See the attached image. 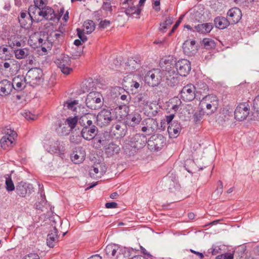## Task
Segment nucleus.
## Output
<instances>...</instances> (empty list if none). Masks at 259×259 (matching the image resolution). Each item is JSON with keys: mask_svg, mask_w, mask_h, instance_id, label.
<instances>
[{"mask_svg": "<svg viewBox=\"0 0 259 259\" xmlns=\"http://www.w3.org/2000/svg\"><path fill=\"white\" fill-rule=\"evenodd\" d=\"M164 70L168 72V77L170 82L168 85L174 87L178 83V76H187L190 72L191 63L187 59H181L178 62L172 56H168L164 60Z\"/></svg>", "mask_w": 259, "mask_h": 259, "instance_id": "1", "label": "nucleus"}, {"mask_svg": "<svg viewBox=\"0 0 259 259\" xmlns=\"http://www.w3.org/2000/svg\"><path fill=\"white\" fill-rule=\"evenodd\" d=\"M92 116L90 113H85L79 118V124L82 127L80 134L82 138L87 141L93 140L98 132V127L91 119Z\"/></svg>", "mask_w": 259, "mask_h": 259, "instance_id": "2", "label": "nucleus"}, {"mask_svg": "<svg viewBox=\"0 0 259 259\" xmlns=\"http://www.w3.org/2000/svg\"><path fill=\"white\" fill-rule=\"evenodd\" d=\"M160 66L162 69L154 68L149 70L145 75L144 80L145 82L150 87L158 86L161 80H165L166 83L168 85V81L170 82L168 76V72L164 70V61L160 62Z\"/></svg>", "mask_w": 259, "mask_h": 259, "instance_id": "3", "label": "nucleus"}, {"mask_svg": "<svg viewBox=\"0 0 259 259\" xmlns=\"http://www.w3.org/2000/svg\"><path fill=\"white\" fill-rule=\"evenodd\" d=\"M166 144V138L161 134L152 135L148 140L147 146L151 151H158Z\"/></svg>", "mask_w": 259, "mask_h": 259, "instance_id": "4", "label": "nucleus"}, {"mask_svg": "<svg viewBox=\"0 0 259 259\" xmlns=\"http://www.w3.org/2000/svg\"><path fill=\"white\" fill-rule=\"evenodd\" d=\"M102 96L98 92H91L87 96L85 100L87 106L92 110H97L102 105Z\"/></svg>", "mask_w": 259, "mask_h": 259, "instance_id": "5", "label": "nucleus"}, {"mask_svg": "<svg viewBox=\"0 0 259 259\" xmlns=\"http://www.w3.org/2000/svg\"><path fill=\"white\" fill-rule=\"evenodd\" d=\"M71 62V59L68 55L62 54L56 58L55 63L63 73L68 75L72 70L70 67Z\"/></svg>", "mask_w": 259, "mask_h": 259, "instance_id": "6", "label": "nucleus"}, {"mask_svg": "<svg viewBox=\"0 0 259 259\" xmlns=\"http://www.w3.org/2000/svg\"><path fill=\"white\" fill-rule=\"evenodd\" d=\"M180 95L182 100L185 102L192 101L195 98H198V95L196 94V86L191 83L183 88Z\"/></svg>", "mask_w": 259, "mask_h": 259, "instance_id": "7", "label": "nucleus"}, {"mask_svg": "<svg viewBox=\"0 0 259 259\" xmlns=\"http://www.w3.org/2000/svg\"><path fill=\"white\" fill-rule=\"evenodd\" d=\"M42 70L39 68L30 69L27 73L25 78L33 85H38L42 82Z\"/></svg>", "mask_w": 259, "mask_h": 259, "instance_id": "8", "label": "nucleus"}, {"mask_svg": "<svg viewBox=\"0 0 259 259\" xmlns=\"http://www.w3.org/2000/svg\"><path fill=\"white\" fill-rule=\"evenodd\" d=\"M112 110L103 109L97 116V123L101 127L108 125L111 121L114 119V117L112 114Z\"/></svg>", "mask_w": 259, "mask_h": 259, "instance_id": "9", "label": "nucleus"}, {"mask_svg": "<svg viewBox=\"0 0 259 259\" xmlns=\"http://www.w3.org/2000/svg\"><path fill=\"white\" fill-rule=\"evenodd\" d=\"M249 113V106L247 103H240L234 111V117L238 121L245 119Z\"/></svg>", "mask_w": 259, "mask_h": 259, "instance_id": "10", "label": "nucleus"}, {"mask_svg": "<svg viewBox=\"0 0 259 259\" xmlns=\"http://www.w3.org/2000/svg\"><path fill=\"white\" fill-rule=\"evenodd\" d=\"M65 34L61 31H53L47 37V42L52 47L60 46L63 42Z\"/></svg>", "mask_w": 259, "mask_h": 259, "instance_id": "11", "label": "nucleus"}, {"mask_svg": "<svg viewBox=\"0 0 259 259\" xmlns=\"http://www.w3.org/2000/svg\"><path fill=\"white\" fill-rule=\"evenodd\" d=\"M129 139L138 150L143 148L148 142L147 137L142 134H136Z\"/></svg>", "mask_w": 259, "mask_h": 259, "instance_id": "12", "label": "nucleus"}, {"mask_svg": "<svg viewBox=\"0 0 259 259\" xmlns=\"http://www.w3.org/2000/svg\"><path fill=\"white\" fill-rule=\"evenodd\" d=\"M33 191V187L32 184L20 182L16 186V192L20 197H25L26 194H30Z\"/></svg>", "mask_w": 259, "mask_h": 259, "instance_id": "13", "label": "nucleus"}, {"mask_svg": "<svg viewBox=\"0 0 259 259\" xmlns=\"http://www.w3.org/2000/svg\"><path fill=\"white\" fill-rule=\"evenodd\" d=\"M184 54L188 56H194L197 52V46L194 40H187L183 45Z\"/></svg>", "mask_w": 259, "mask_h": 259, "instance_id": "14", "label": "nucleus"}, {"mask_svg": "<svg viewBox=\"0 0 259 259\" xmlns=\"http://www.w3.org/2000/svg\"><path fill=\"white\" fill-rule=\"evenodd\" d=\"M9 131V130H8ZM16 133L14 131L10 130L7 133V135L3 136L1 140L0 143L3 149H7L9 147H12L14 141V137Z\"/></svg>", "mask_w": 259, "mask_h": 259, "instance_id": "15", "label": "nucleus"}, {"mask_svg": "<svg viewBox=\"0 0 259 259\" xmlns=\"http://www.w3.org/2000/svg\"><path fill=\"white\" fill-rule=\"evenodd\" d=\"M142 120L141 115L138 112H134L126 116L125 123L127 126L134 128Z\"/></svg>", "mask_w": 259, "mask_h": 259, "instance_id": "16", "label": "nucleus"}, {"mask_svg": "<svg viewBox=\"0 0 259 259\" xmlns=\"http://www.w3.org/2000/svg\"><path fill=\"white\" fill-rule=\"evenodd\" d=\"M111 132L116 139H120L124 137L127 133V125L115 124L112 125Z\"/></svg>", "mask_w": 259, "mask_h": 259, "instance_id": "17", "label": "nucleus"}, {"mask_svg": "<svg viewBox=\"0 0 259 259\" xmlns=\"http://www.w3.org/2000/svg\"><path fill=\"white\" fill-rule=\"evenodd\" d=\"M38 16H42L43 18L47 20L55 21L57 16L54 10L52 8L45 6L39 11Z\"/></svg>", "mask_w": 259, "mask_h": 259, "instance_id": "18", "label": "nucleus"}, {"mask_svg": "<svg viewBox=\"0 0 259 259\" xmlns=\"http://www.w3.org/2000/svg\"><path fill=\"white\" fill-rule=\"evenodd\" d=\"M241 11L239 8H233L230 9L227 16L229 17L228 20L230 21V24H236L241 18Z\"/></svg>", "mask_w": 259, "mask_h": 259, "instance_id": "19", "label": "nucleus"}, {"mask_svg": "<svg viewBox=\"0 0 259 259\" xmlns=\"http://www.w3.org/2000/svg\"><path fill=\"white\" fill-rule=\"evenodd\" d=\"M13 84L11 81L4 79L0 82V95L7 96L9 95L13 91Z\"/></svg>", "mask_w": 259, "mask_h": 259, "instance_id": "20", "label": "nucleus"}, {"mask_svg": "<svg viewBox=\"0 0 259 259\" xmlns=\"http://www.w3.org/2000/svg\"><path fill=\"white\" fill-rule=\"evenodd\" d=\"M40 11L37 6L34 5H31L28 9V14L29 18L28 20L29 21V25H31L33 22H38L41 20H39L38 18H36L37 16H38L39 11Z\"/></svg>", "mask_w": 259, "mask_h": 259, "instance_id": "21", "label": "nucleus"}, {"mask_svg": "<svg viewBox=\"0 0 259 259\" xmlns=\"http://www.w3.org/2000/svg\"><path fill=\"white\" fill-rule=\"evenodd\" d=\"M135 105L139 107H144L147 106L149 103L147 94L145 93H141L137 94L134 98Z\"/></svg>", "mask_w": 259, "mask_h": 259, "instance_id": "22", "label": "nucleus"}, {"mask_svg": "<svg viewBox=\"0 0 259 259\" xmlns=\"http://www.w3.org/2000/svg\"><path fill=\"white\" fill-rule=\"evenodd\" d=\"M58 230L55 227H53L47 236V245L51 248L53 247L58 242Z\"/></svg>", "mask_w": 259, "mask_h": 259, "instance_id": "23", "label": "nucleus"}, {"mask_svg": "<svg viewBox=\"0 0 259 259\" xmlns=\"http://www.w3.org/2000/svg\"><path fill=\"white\" fill-rule=\"evenodd\" d=\"M27 79L22 75H18L15 77L12 82L13 84V87H14L13 90L17 92L24 90L26 87L25 81Z\"/></svg>", "mask_w": 259, "mask_h": 259, "instance_id": "24", "label": "nucleus"}, {"mask_svg": "<svg viewBox=\"0 0 259 259\" xmlns=\"http://www.w3.org/2000/svg\"><path fill=\"white\" fill-rule=\"evenodd\" d=\"M122 148L124 153L129 156H134L139 150L134 144H132L129 139L124 141Z\"/></svg>", "mask_w": 259, "mask_h": 259, "instance_id": "25", "label": "nucleus"}, {"mask_svg": "<svg viewBox=\"0 0 259 259\" xmlns=\"http://www.w3.org/2000/svg\"><path fill=\"white\" fill-rule=\"evenodd\" d=\"M182 129L181 123L178 121H174L172 123L168 125L167 132L171 138H177Z\"/></svg>", "mask_w": 259, "mask_h": 259, "instance_id": "26", "label": "nucleus"}, {"mask_svg": "<svg viewBox=\"0 0 259 259\" xmlns=\"http://www.w3.org/2000/svg\"><path fill=\"white\" fill-rule=\"evenodd\" d=\"M110 135L108 132H105L99 135H97L94 139L96 141L98 146L101 147L103 146L106 147L108 142L109 140Z\"/></svg>", "mask_w": 259, "mask_h": 259, "instance_id": "27", "label": "nucleus"}, {"mask_svg": "<svg viewBox=\"0 0 259 259\" xmlns=\"http://www.w3.org/2000/svg\"><path fill=\"white\" fill-rule=\"evenodd\" d=\"M22 41V36L18 34L12 35L8 39L9 46L12 49H16L15 47H21L24 42Z\"/></svg>", "mask_w": 259, "mask_h": 259, "instance_id": "28", "label": "nucleus"}, {"mask_svg": "<svg viewBox=\"0 0 259 259\" xmlns=\"http://www.w3.org/2000/svg\"><path fill=\"white\" fill-rule=\"evenodd\" d=\"M64 144L59 141L52 143L50 146V152L57 154H63L65 151Z\"/></svg>", "mask_w": 259, "mask_h": 259, "instance_id": "29", "label": "nucleus"}, {"mask_svg": "<svg viewBox=\"0 0 259 259\" xmlns=\"http://www.w3.org/2000/svg\"><path fill=\"white\" fill-rule=\"evenodd\" d=\"M143 125H147L149 131L151 133L157 131L158 128V123L156 119L152 118H147L142 121Z\"/></svg>", "mask_w": 259, "mask_h": 259, "instance_id": "30", "label": "nucleus"}, {"mask_svg": "<svg viewBox=\"0 0 259 259\" xmlns=\"http://www.w3.org/2000/svg\"><path fill=\"white\" fill-rule=\"evenodd\" d=\"M85 152L83 150H79L74 151L71 156V160L75 164L81 163L85 159Z\"/></svg>", "mask_w": 259, "mask_h": 259, "instance_id": "31", "label": "nucleus"}, {"mask_svg": "<svg viewBox=\"0 0 259 259\" xmlns=\"http://www.w3.org/2000/svg\"><path fill=\"white\" fill-rule=\"evenodd\" d=\"M214 24L217 28L223 29L230 24V21L224 17H217L214 19Z\"/></svg>", "mask_w": 259, "mask_h": 259, "instance_id": "32", "label": "nucleus"}, {"mask_svg": "<svg viewBox=\"0 0 259 259\" xmlns=\"http://www.w3.org/2000/svg\"><path fill=\"white\" fill-rule=\"evenodd\" d=\"M14 54V49L10 50L7 47L3 45L0 46V58L3 60H9L13 57Z\"/></svg>", "mask_w": 259, "mask_h": 259, "instance_id": "33", "label": "nucleus"}, {"mask_svg": "<svg viewBox=\"0 0 259 259\" xmlns=\"http://www.w3.org/2000/svg\"><path fill=\"white\" fill-rule=\"evenodd\" d=\"M122 9H124V12L125 14L130 17H134V15L136 14V16L135 17L136 18H140V15L141 12V9L138 7L131 6L127 8H122Z\"/></svg>", "mask_w": 259, "mask_h": 259, "instance_id": "34", "label": "nucleus"}, {"mask_svg": "<svg viewBox=\"0 0 259 259\" xmlns=\"http://www.w3.org/2000/svg\"><path fill=\"white\" fill-rule=\"evenodd\" d=\"M196 94L198 95V99L200 100L201 98L199 95L203 94H206L208 91V87L207 84L203 81H199L196 84Z\"/></svg>", "mask_w": 259, "mask_h": 259, "instance_id": "35", "label": "nucleus"}, {"mask_svg": "<svg viewBox=\"0 0 259 259\" xmlns=\"http://www.w3.org/2000/svg\"><path fill=\"white\" fill-rule=\"evenodd\" d=\"M212 24L211 23L199 24L195 26L196 30L201 33H208L212 30Z\"/></svg>", "mask_w": 259, "mask_h": 259, "instance_id": "36", "label": "nucleus"}, {"mask_svg": "<svg viewBox=\"0 0 259 259\" xmlns=\"http://www.w3.org/2000/svg\"><path fill=\"white\" fill-rule=\"evenodd\" d=\"M120 247L115 244L108 245L105 249L106 254L109 256H115L117 251H119Z\"/></svg>", "mask_w": 259, "mask_h": 259, "instance_id": "37", "label": "nucleus"}, {"mask_svg": "<svg viewBox=\"0 0 259 259\" xmlns=\"http://www.w3.org/2000/svg\"><path fill=\"white\" fill-rule=\"evenodd\" d=\"M14 54L17 59H22L29 54V50L26 48L14 49Z\"/></svg>", "mask_w": 259, "mask_h": 259, "instance_id": "38", "label": "nucleus"}, {"mask_svg": "<svg viewBox=\"0 0 259 259\" xmlns=\"http://www.w3.org/2000/svg\"><path fill=\"white\" fill-rule=\"evenodd\" d=\"M199 104H211V103H219L217 97L213 94H208L205 95L202 99L199 100Z\"/></svg>", "mask_w": 259, "mask_h": 259, "instance_id": "39", "label": "nucleus"}, {"mask_svg": "<svg viewBox=\"0 0 259 259\" xmlns=\"http://www.w3.org/2000/svg\"><path fill=\"white\" fill-rule=\"evenodd\" d=\"M79 115L75 116L74 117H69L65 120V123L70 127L72 134L74 133L73 129L75 127L77 123H79Z\"/></svg>", "mask_w": 259, "mask_h": 259, "instance_id": "40", "label": "nucleus"}, {"mask_svg": "<svg viewBox=\"0 0 259 259\" xmlns=\"http://www.w3.org/2000/svg\"><path fill=\"white\" fill-rule=\"evenodd\" d=\"M141 64V60L138 59L136 60L133 58L128 59L126 63L127 69H128L131 71H133L136 69H137V68L140 66Z\"/></svg>", "mask_w": 259, "mask_h": 259, "instance_id": "41", "label": "nucleus"}, {"mask_svg": "<svg viewBox=\"0 0 259 259\" xmlns=\"http://www.w3.org/2000/svg\"><path fill=\"white\" fill-rule=\"evenodd\" d=\"M56 131L59 135L64 136L69 135L71 132V130L68 129V127L62 124L61 121H60L58 124Z\"/></svg>", "mask_w": 259, "mask_h": 259, "instance_id": "42", "label": "nucleus"}, {"mask_svg": "<svg viewBox=\"0 0 259 259\" xmlns=\"http://www.w3.org/2000/svg\"><path fill=\"white\" fill-rule=\"evenodd\" d=\"M246 250V245L242 244L236 247L233 253L235 255L237 259H242L245 254Z\"/></svg>", "mask_w": 259, "mask_h": 259, "instance_id": "43", "label": "nucleus"}, {"mask_svg": "<svg viewBox=\"0 0 259 259\" xmlns=\"http://www.w3.org/2000/svg\"><path fill=\"white\" fill-rule=\"evenodd\" d=\"M205 114V111L200 108L198 111H196L193 114V121L196 124H200L202 123V119Z\"/></svg>", "mask_w": 259, "mask_h": 259, "instance_id": "44", "label": "nucleus"}, {"mask_svg": "<svg viewBox=\"0 0 259 259\" xmlns=\"http://www.w3.org/2000/svg\"><path fill=\"white\" fill-rule=\"evenodd\" d=\"M28 17H27L26 13L25 12H22L20 13V16L18 18L20 26L22 28H28L31 25H29V21L28 20Z\"/></svg>", "mask_w": 259, "mask_h": 259, "instance_id": "45", "label": "nucleus"}, {"mask_svg": "<svg viewBox=\"0 0 259 259\" xmlns=\"http://www.w3.org/2000/svg\"><path fill=\"white\" fill-rule=\"evenodd\" d=\"M78 104L77 100H68L64 102L63 109L64 110L69 109L72 111H75L76 109V105Z\"/></svg>", "mask_w": 259, "mask_h": 259, "instance_id": "46", "label": "nucleus"}, {"mask_svg": "<svg viewBox=\"0 0 259 259\" xmlns=\"http://www.w3.org/2000/svg\"><path fill=\"white\" fill-rule=\"evenodd\" d=\"M219 105V103H211V104H199L200 108L204 110V108H206L207 110H209L210 112H208L207 114H211L214 113L217 109Z\"/></svg>", "mask_w": 259, "mask_h": 259, "instance_id": "47", "label": "nucleus"}, {"mask_svg": "<svg viewBox=\"0 0 259 259\" xmlns=\"http://www.w3.org/2000/svg\"><path fill=\"white\" fill-rule=\"evenodd\" d=\"M174 18L172 17H168L162 23H160L159 30L162 32H164L165 30L168 28L172 24Z\"/></svg>", "mask_w": 259, "mask_h": 259, "instance_id": "48", "label": "nucleus"}, {"mask_svg": "<svg viewBox=\"0 0 259 259\" xmlns=\"http://www.w3.org/2000/svg\"><path fill=\"white\" fill-rule=\"evenodd\" d=\"M105 148L106 152L110 154H113L114 153H118L120 149L118 145L113 143L107 144L106 147Z\"/></svg>", "mask_w": 259, "mask_h": 259, "instance_id": "49", "label": "nucleus"}, {"mask_svg": "<svg viewBox=\"0 0 259 259\" xmlns=\"http://www.w3.org/2000/svg\"><path fill=\"white\" fill-rule=\"evenodd\" d=\"M83 26L87 30V33L90 34L95 30L96 25L93 21L88 20L84 22Z\"/></svg>", "mask_w": 259, "mask_h": 259, "instance_id": "50", "label": "nucleus"}, {"mask_svg": "<svg viewBox=\"0 0 259 259\" xmlns=\"http://www.w3.org/2000/svg\"><path fill=\"white\" fill-rule=\"evenodd\" d=\"M138 249H134L133 248H128V247H120L119 249V251H118L119 254H122L123 256L125 257H129L132 255V252L134 251H138Z\"/></svg>", "mask_w": 259, "mask_h": 259, "instance_id": "51", "label": "nucleus"}, {"mask_svg": "<svg viewBox=\"0 0 259 259\" xmlns=\"http://www.w3.org/2000/svg\"><path fill=\"white\" fill-rule=\"evenodd\" d=\"M204 48L206 49H211L215 47L214 41L210 38H205L202 40Z\"/></svg>", "mask_w": 259, "mask_h": 259, "instance_id": "52", "label": "nucleus"}, {"mask_svg": "<svg viewBox=\"0 0 259 259\" xmlns=\"http://www.w3.org/2000/svg\"><path fill=\"white\" fill-rule=\"evenodd\" d=\"M6 189L7 191L11 192L15 190V186L12 180L11 176H9L6 179Z\"/></svg>", "mask_w": 259, "mask_h": 259, "instance_id": "53", "label": "nucleus"}, {"mask_svg": "<svg viewBox=\"0 0 259 259\" xmlns=\"http://www.w3.org/2000/svg\"><path fill=\"white\" fill-rule=\"evenodd\" d=\"M82 136L81 134L79 135H72L70 136L69 141L70 143L78 144L81 142Z\"/></svg>", "mask_w": 259, "mask_h": 259, "instance_id": "54", "label": "nucleus"}, {"mask_svg": "<svg viewBox=\"0 0 259 259\" xmlns=\"http://www.w3.org/2000/svg\"><path fill=\"white\" fill-rule=\"evenodd\" d=\"M252 109L259 113V95L255 97L252 101Z\"/></svg>", "mask_w": 259, "mask_h": 259, "instance_id": "55", "label": "nucleus"}, {"mask_svg": "<svg viewBox=\"0 0 259 259\" xmlns=\"http://www.w3.org/2000/svg\"><path fill=\"white\" fill-rule=\"evenodd\" d=\"M215 259H234V254L230 252L221 254L217 255Z\"/></svg>", "mask_w": 259, "mask_h": 259, "instance_id": "56", "label": "nucleus"}, {"mask_svg": "<svg viewBox=\"0 0 259 259\" xmlns=\"http://www.w3.org/2000/svg\"><path fill=\"white\" fill-rule=\"evenodd\" d=\"M76 31L77 36L79 37V39L82 40V42H83L86 41L88 38L87 37L84 35L83 30L80 28H77Z\"/></svg>", "mask_w": 259, "mask_h": 259, "instance_id": "57", "label": "nucleus"}, {"mask_svg": "<svg viewBox=\"0 0 259 259\" xmlns=\"http://www.w3.org/2000/svg\"><path fill=\"white\" fill-rule=\"evenodd\" d=\"M149 109L150 111H149V113L151 114L152 116H156L158 113V108L156 104H151L149 106Z\"/></svg>", "mask_w": 259, "mask_h": 259, "instance_id": "58", "label": "nucleus"}, {"mask_svg": "<svg viewBox=\"0 0 259 259\" xmlns=\"http://www.w3.org/2000/svg\"><path fill=\"white\" fill-rule=\"evenodd\" d=\"M183 19V16H181L179 19L176 21V23L173 26L172 29H171L170 31L168 33V35L170 36L172 33H173L175 30L177 29L178 26H179L180 24L181 23L182 20Z\"/></svg>", "mask_w": 259, "mask_h": 259, "instance_id": "59", "label": "nucleus"}, {"mask_svg": "<svg viewBox=\"0 0 259 259\" xmlns=\"http://www.w3.org/2000/svg\"><path fill=\"white\" fill-rule=\"evenodd\" d=\"M110 24H111V22L109 20H102L100 22V23L99 24V27L100 28L105 29V28H107V27L109 26Z\"/></svg>", "mask_w": 259, "mask_h": 259, "instance_id": "60", "label": "nucleus"}, {"mask_svg": "<svg viewBox=\"0 0 259 259\" xmlns=\"http://www.w3.org/2000/svg\"><path fill=\"white\" fill-rule=\"evenodd\" d=\"M102 8L106 11H109L111 12L112 11V7L111 6L110 3L107 2H104L103 5L102 6Z\"/></svg>", "mask_w": 259, "mask_h": 259, "instance_id": "61", "label": "nucleus"}, {"mask_svg": "<svg viewBox=\"0 0 259 259\" xmlns=\"http://www.w3.org/2000/svg\"><path fill=\"white\" fill-rule=\"evenodd\" d=\"M22 259H40V257L37 253H31L24 256Z\"/></svg>", "mask_w": 259, "mask_h": 259, "instance_id": "62", "label": "nucleus"}, {"mask_svg": "<svg viewBox=\"0 0 259 259\" xmlns=\"http://www.w3.org/2000/svg\"><path fill=\"white\" fill-rule=\"evenodd\" d=\"M33 2L35 5L37 6V8L39 9H41L45 6H46L43 0H34Z\"/></svg>", "mask_w": 259, "mask_h": 259, "instance_id": "63", "label": "nucleus"}, {"mask_svg": "<svg viewBox=\"0 0 259 259\" xmlns=\"http://www.w3.org/2000/svg\"><path fill=\"white\" fill-rule=\"evenodd\" d=\"M120 98L123 101L124 105L127 104L129 103L131 97L129 95H122L120 96Z\"/></svg>", "mask_w": 259, "mask_h": 259, "instance_id": "64", "label": "nucleus"}]
</instances>
